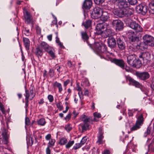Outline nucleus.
I'll return each mask as SVG.
<instances>
[{"instance_id":"obj_1","label":"nucleus","mask_w":154,"mask_h":154,"mask_svg":"<svg viewBox=\"0 0 154 154\" xmlns=\"http://www.w3.org/2000/svg\"><path fill=\"white\" fill-rule=\"evenodd\" d=\"M94 47L97 51L100 53H103L104 57L106 56L108 58L111 57L112 53L107 50V47L105 45H100L99 43H96L94 45Z\"/></svg>"},{"instance_id":"obj_2","label":"nucleus","mask_w":154,"mask_h":154,"mask_svg":"<svg viewBox=\"0 0 154 154\" xmlns=\"http://www.w3.org/2000/svg\"><path fill=\"white\" fill-rule=\"evenodd\" d=\"M133 8H130L128 7L119 9L115 11V14L120 17H128L131 16L134 12Z\"/></svg>"},{"instance_id":"obj_3","label":"nucleus","mask_w":154,"mask_h":154,"mask_svg":"<svg viewBox=\"0 0 154 154\" xmlns=\"http://www.w3.org/2000/svg\"><path fill=\"white\" fill-rule=\"evenodd\" d=\"M135 124L131 128V131L137 130L139 129L143 124L144 118L142 114H140L137 117Z\"/></svg>"},{"instance_id":"obj_4","label":"nucleus","mask_w":154,"mask_h":154,"mask_svg":"<svg viewBox=\"0 0 154 154\" xmlns=\"http://www.w3.org/2000/svg\"><path fill=\"white\" fill-rule=\"evenodd\" d=\"M9 137V134H8V130L5 128H3L0 132V139H2L3 144H8Z\"/></svg>"},{"instance_id":"obj_5","label":"nucleus","mask_w":154,"mask_h":154,"mask_svg":"<svg viewBox=\"0 0 154 154\" xmlns=\"http://www.w3.org/2000/svg\"><path fill=\"white\" fill-rule=\"evenodd\" d=\"M143 40L148 46H154V38L152 36L146 34L143 36Z\"/></svg>"},{"instance_id":"obj_6","label":"nucleus","mask_w":154,"mask_h":154,"mask_svg":"<svg viewBox=\"0 0 154 154\" xmlns=\"http://www.w3.org/2000/svg\"><path fill=\"white\" fill-rule=\"evenodd\" d=\"M103 11L102 9L99 7H96L93 9L91 14V17L93 19H97L101 16Z\"/></svg>"},{"instance_id":"obj_7","label":"nucleus","mask_w":154,"mask_h":154,"mask_svg":"<svg viewBox=\"0 0 154 154\" xmlns=\"http://www.w3.org/2000/svg\"><path fill=\"white\" fill-rule=\"evenodd\" d=\"M112 24L116 31H121L123 28V23L119 20H115L112 21Z\"/></svg>"},{"instance_id":"obj_8","label":"nucleus","mask_w":154,"mask_h":154,"mask_svg":"<svg viewBox=\"0 0 154 154\" xmlns=\"http://www.w3.org/2000/svg\"><path fill=\"white\" fill-rule=\"evenodd\" d=\"M129 26L132 29H134L137 33L142 32L143 31L142 27L136 22H131Z\"/></svg>"},{"instance_id":"obj_9","label":"nucleus","mask_w":154,"mask_h":154,"mask_svg":"<svg viewBox=\"0 0 154 154\" xmlns=\"http://www.w3.org/2000/svg\"><path fill=\"white\" fill-rule=\"evenodd\" d=\"M136 9L138 12L143 15L145 14L147 12V7L144 4H141L137 6Z\"/></svg>"},{"instance_id":"obj_10","label":"nucleus","mask_w":154,"mask_h":154,"mask_svg":"<svg viewBox=\"0 0 154 154\" xmlns=\"http://www.w3.org/2000/svg\"><path fill=\"white\" fill-rule=\"evenodd\" d=\"M136 74L137 76L140 79L142 80H144L148 79L150 76L149 74L147 72H137Z\"/></svg>"},{"instance_id":"obj_11","label":"nucleus","mask_w":154,"mask_h":154,"mask_svg":"<svg viewBox=\"0 0 154 154\" xmlns=\"http://www.w3.org/2000/svg\"><path fill=\"white\" fill-rule=\"evenodd\" d=\"M116 35L109 37L107 40L108 46L111 48H113L116 46V41L115 39Z\"/></svg>"},{"instance_id":"obj_12","label":"nucleus","mask_w":154,"mask_h":154,"mask_svg":"<svg viewBox=\"0 0 154 154\" xmlns=\"http://www.w3.org/2000/svg\"><path fill=\"white\" fill-rule=\"evenodd\" d=\"M128 34V38L130 41L134 42L138 41L139 40V37L135 34L134 32L129 30Z\"/></svg>"},{"instance_id":"obj_13","label":"nucleus","mask_w":154,"mask_h":154,"mask_svg":"<svg viewBox=\"0 0 154 154\" xmlns=\"http://www.w3.org/2000/svg\"><path fill=\"white\" fill-rule=\"evenodd\" d=\"M125 78L126 81H128L132 83V85L135 86L136 87L141 88L142 85L138 82L136 81L133 79L132 78L129 76H125Z\"/></svg>"},{"instance_id":"obj_14","label":"nucleus","mask_w":154,"mask_h":154,"mask_svg":"<svg viewBox=\"0 0 154 154\" xmlns=\"http://www.w3.org/2000/svg\"><path fill=\"white\" fill-rule=\"evenodd\" d=\"M25 97V100H29V98H30V100H32L35 97V94L34 93L32 90H30L29 92L27 89L25 90V93L24 94Z\"/></svg>"},{"instance_id":"obj_15","label":"nucleus","mask_w":154,"mask_h":154,"mask_svg":"<svg viewBox=\"0 0 154 154\" xmlns=\"http://www.w3.org/2000/svg\"><path fill=\"white\" fill-rule=\"evenodd\" d=\"M113 34V32L111 29H107L104 31H102L99 35H100L103 38H106L110 35H112Z\"/></svg>"},{"instance_id":"obj_16","label":"nucleus","mask_w":154,"mask_h":154,"mask_svg":"<svg viewBox=\"0 0 154 154\" xmlns=\"http://www.w3.org/2000/svg\"><path fill=\"white\" fill-rule=\"evenodd\" d=\"M92 4L91 0H85L83 5V8L84 9H89L91 8Z\"/></svg>"},{"instance_id":"obj_17","label":"nucleus","mask_w":154,"mask_h":154,"mask_svg":"<svg viewBox=\"0 0 154 154\" xmlns=\"http://www.w3.org/2000/svg\"><path fill=\"white\" fill-rule=\"evenodd\" d=\"M136 58L135 54H131L129 55L127 57V60L128 63L131 66L133 65V63Z\"/></svg>"},{"instance_id":"obj_18","label":"nucleus","mask_w":154,"mask_h":154,"mask_svg":"<svg viewBox=\"0 0 154 154\" xmlns=\"http://www.w3.org/2000/svg\"><path fill=\"white\" fill-rule=\"evenodd\" d=\"M118 5L120 9H121L123 8L128 7L129 4L128 2H127L125 0H122L121 2H119Z\"/></svg>"},{"instance_id":"obj_19","label":"nucleus","mask_w":154,"mask_h":154,"mask_svg":"<svg viewBox=\"0 0 154 154\" xmlns=\"http://www.w3.org/2000/svg\"><path fill=\"white\" fill-rule=\"evenodd\" d=\"M103 132L102 131V130L99 129L98 136V140L97 142V143L98 144H101L103 143V141L102 140L103 138Z\"/></svg>"},{"instance_id":"obj_20","label":"nucleus","mask_w":154,"mask_h":154,"mask_svg":"<svg viewBox=\"0 0 154 154\" xmlns=\"http://www.w3.org/2000/svg\"><path fill=\"white\" fill-rule=\"evenodd\" d=\"M140 58H142L143 60H148L150 57V54L148 52H144L141 53L139 56Z\"/></svg>"},{"instance_id":"obj_21","label":"nucleus","mask_w":154,"mask_h":154,"mask_svg":"<svg viewBox=\"0 0 154 154\" xmlns=\"http://www.w3.org/2000/svg\"><path fill=\"white\" fill-rule=\"evenodd\" d=\"M104 28L103 24L102 23H98L96 27V33L99 35L101 33L102 29H104Z\"/></svg>"},{"instance_id":"obj_22","label":"nucleus","mask_w":154,"mask_h":154,"mask_svg":"<svg viewBox=\"0 0 154 154\" xmlns=\"http://www.w3.org/2000/svg\"><path fill=\"white\" fill-rule=\"evenodd\" d=\"M117 44L119 49L121 50L125 49V42L122 41L120 38H119L117 41Z\"/></svg>"},{"instance_id":"obj_23","label":"nucleus","mask_w":154,"mask_h":154,"mask_svg":"<svg viewBox=\"0 0 154 154\" xmlns=\"http://www.w3.org/2000/svg\"><path fill=\"white\" fill-rule=\"evenodd\" d=\"M148 46L143 41V42L139 43L136 46V48L137 49H140L143 50L147 48Z\"/></svg>"},{"instance_id":"obj_24","label":"nucleus","mask_w":154,"mask_h":154,"mask_svg":"<svg viewBox=\"0 0 154 154\" xmlns=\"http://www.w3.org/2000/svg\"><path fill=\"white\" fill-rule=\"evenodd\" d=\"M113 61L115 63L124 69L125 66V63L122 60H121L114 59Z\"/></svg>"},{"instance_id":"obj_25","label":"nucleus","mask_w":154,"mask_h":154,"mask_svg":"<svg viewBox=\"0 0 154 154\" xmlns=\"http://www.w3.org/2000/svg\"><path fill=\"white\" fill-rule=\"evenodd\" d=\"M24 17L25 19V21L27 23H30L32 20V16L30 14V13L27 11H25V13L24 14Z\"/></svg>"},{"instance_id":"obj_26","label":"nucleus","mask_w":154,"mask_h":154,"mask_svg":"<svg viewBox=\"0 0 154 154\" xmlns=\"http://www.w3.org/2000/svg\"><path fill=\"white\" fill-rule=\"evenodd\" d=\"M81 35L82 39L84 41H86L88 44L90 45H91V43L88 42V39L89 38L86 31H82L81 32Z\"/></svg>"},{"instance_id":"obj_27","label":"nucleus","mask_w":154,"mask_h":154,"mask_svg":"<svg viewBox=\"0 0 154 154\" xmlns=\"http://www.w3.org/2000/svg\"><path fill=\"white\" fill-rule=\"evenodd\" d=\"M101 17V19L103 21H106L109 18V14L106 11H103Z\"/></svg>"},{"instance_id":"obj_28","label":"nucleus","mask_w":154,"mask_h":154,"mask_svg":"<svg viewBox=\"0 0 154 154\" xmlns=\"http://www.w3.org/2000/svg\"><path fill=\"white\" fill-rule=\"evenodd\" d=\"M53 86L54 87H57L58 89V92L61 93L63 91V88L61 83L57 82V81L55 82L53 84Z\"/></svg>"},{"instance_id":"obj_29","label":"nucleus","mask_w":154,"mask_h":154,"mask_svg":"<svg viewBox=\"0 0 154 154\" xmlns=\"http://www.w3.org/2000/svg\"><path fill=\"white\" fill-rule=\"evenodd\" d=\"M134 62L133 63V65L131 66L133 67L139 68L141 66L142 63L141 61L139 60V59L136 60L135 59Z\"/></svg>"},{"instance_id":"obj_30","label":"nucleus","mask_w":154,"mask_h":154,"mask_svg":"<svg viewBox=\"0 0 154 154\" xmlns=\"http://www.w3.org/2000/svg\"><path fill=\"white\" fill-rule=\"evenodd\" d=\"M23 42L24 45L26 50L29 49L30 46V41L29 39L27 38L23 37Z\"/></svg>"},{"instance_id":"obj_31","label":"nucleus","mask_w":154,"mask_h":154,"mask_svg":"<svg viewBox=\"0 0 154 154\" xmlns=\"http://www.w3.org/2000/svg\"><path fill=\"white\" fill-rule=\"evenodd\" d=\"M56 35L55 41L56 43L60 46L61 48L64 49L65 48L64 46L63 45V43L60 42L59 38L58 37L57 33L56 32Z\"/></svg>"},{"instance_id":"obj_32","label":"nucleus","mask_w":154,"mask_h":154,"mask_svg":"<svg viewBox=\"0 0 154 154\" xmlns=\"http://www.w3.org/2000/svg\"><path fill=\"white\" fill-rule=\"evenodd\" d=\"M41 47L46 51H48L51 48L49 45L45 42H42L41 44Z\"/></svg>"},{"instance_id":"obj_33","label":"nucleus","mask_w":154,"mask_h":154,"mask_svg":"<svg viewBox=\"0 0 154 154\" xmlns=\"http://www.w3.org/2000/svg\"><path fill=\"white\" fill-rule=\"evenodd\" d=\"M82 131L84 132L89 129L90 125L88 123H84L81 125Z\"/></svg>"},{"instance_id":"obj_34","label":"nucleus","mask_w":154,"mask_h":154,"mask_svg":"<svg viewBox=\"0 0 154 154\" xmlns=\"http://www.w3.org/2000/svg\"><path fill=\"white\" fill-rule=\"evenodd\" d=\"M35 54L36 56L39 57H41L43 55V52L42 50L38 47L36 48Z\"/></svg>"},{"instance_id":"obj_35","label":"nucleus","mask_w":154,"mask_h":154,"mask_svg":"<svg viewBox=\"0 0 154 154\" xmlns=\"http://www.w3.org/2000/svg\"><path fill=\"white\" fill-rule=\"evenodd\" d=\"M149 6L150 8L149 11L152 14H154V2L152 1L149 4Z\"/></svg>"},{"instance_id":"obj_36","label":"nucleus","mask_w":154,"mask_h":154,"mask_svg":"<svg viewBox=\"0 0 154 154\" xmlns=\"http://www.w3.org/2000/svg\"><path fill=\"white\" fill-rule=\"evenodd\" d=\"M67 141L66 138L65 137H62L60 139L59 144L60 145H64L66 144Z\"/></svg>"},{"instance_id":"obj_37","label":"nucleus","mask_w":154,"mask_h":154,"mask_svg":"<svg viewBox=\"0 0 154 154\" xmlns=\"http://www.w3.org/2000/svg\"><path fill=\"white\" fill-rule=\"evenodd\" d=\"M91 21L90 20L86 21L85 22L83 23V24L86 28H88L90 27L91 25Z\"/></svg>"},{"instance_id":"obj_38","label":"nucleus","mask_w":154,"mask_h":154,"mask_svg":"<svg viewBox=\"0 0 154 154\" xmlns=\"http://www.w3.org/2000/svg\"><path fill=\"white\" fill-rule=\"evenodd\" d=\"M49 140L48 146H49V147L53 146L54 145L55 142V140L53 139H51Z\"/></svg>"},{"instance_id":"obj_39","label":"nucleus","mask_w":154,"mask_h":154,"mask_svg":"<svg viewBox=\"0 0 154 154\" xmlns=\"http://www.w3.org/2000/svg\"><path fill=\"white\" fill-rule=\"evenodd\" d=\"M46 123V122L44 118L40 119L38 121V124L42 126L44 125Z\"/></svg>"},{"instance_id":"obj_40","label":"nucleus","mask_w":154,"mask_h":154,"mask_svg":"<svg viewBox=\"0 0 154 154\" xmlns=\"http://www.w3.org/2000/svg\"><path fill=\"white\" fill-rule=\"evenodd\" d=\"M51 48H50V49L48 51H47L49 54L50 55L51 57H52L53 58H54L55 57V56L54 54V52L53 50L50 49Z\"/></svg>"},{"instance_id":"obj_41","label":"nucleus","mask_w":154,"mask_h":154,"mask_svg":"<svg viewBox=\"0 0 154 154\" xmlns=\"http://www.w3.org/2000/svg\"><path fill=\"white\" fill-rule=\"evenodd\" d=\"M74 143L73 140L70 141H69L68 143L66 145V148H69L72 146Z\"/></svg>"},{"instance_id":"obj_42","label":"nucleus","mask_w":154,"mask_h":154,"mask_svg":"<svg viewBox=\"0 0 154 154\" xmlns=\"http://www.w3.org/2000/svg\"><path fill=\"white\" fill-rule=\"evenodd\" d=\"M137 111V109H132L131 110H128V115L129 116H132L133 115V112Z\"/></svg>"},{"instance_id":"obj_43","label":"nucleus","mask_w":154,"mask_h":154,"mask_svg":"<svg viewBox=\"0 0 154 154\" xmlns=\"http://www.w3.org/2000/svg\"><path fill=\"white\" fill-rule=\"evenodd\" d=\"M65 129L67 131L69 132L72 130V128L71 127L70 124H68L65 125Z\"/></svg>"},{"instance_id":"obj_44","label":"nucleus","mask_w":154,"mask_h":154,"mask_svg":"<svg viewBox=\"0 0 154 154\" xmlns=\"http://www.w3.org/2000/svg\"><path fill=\"white\" fill-rule=\"evenodd\" d=\"M151 129V128L150 127H149L147 128L146 131L144 133V136L145 137H146L148 135L150 134Z\"/></svg>"},{"instance_id":"obj_45","label":"nucleus","mask_w":154,"mask_h":154,"mask_svg":"<svg viewBox=\"0 0 154 154\" xmlns=\"http://www.w3.org/2000/svg\"><path fill=\"white\" fill-rule=\"evenodd\" d=\"M87 139V138L86 137H84L82 138L80 143L82 146L86 142Z\"/></svg>"},{"instance_id":"obj_46","label":"nucleus","mask_w":154,"mask_h":154,"mask_svg":"<svg viewBox=\"0 0 154 154\" xmlns=\"http://www.w3.org/2000/svg\"><path fill=\"white\" fill-rule=\"evenodd\" d=\"M82 120L84 122V123H87V122L88 121V119L85 115H84L82 118Z\"/></svg>"},{"instance_id":"obj_47","label":"nucleus","mask_w":154,"mask_h":154,"mask_svg":"<svg viewBox=\"0 0 154 154\" xmlns=\"http://www.w3.org/2000/svg\"><path fill=\"white\" fill-rule=\"evenodd\" d=\"M48 99L50 103L53 102L54 99L53 96L51 94L48 95Z\"/></svg>"},{"instance_id":"obj_48","label":"nucleus","mask_w":154,"mask_h":154,"mask_svg":"<svg viewBox=\"0 0 154 154\" xmlns=\"http://www.w3.org/2000/svg\"><path fill=\"white\" fill-rule=\"evenodd\" d=\"M82 145L80 144V143H77L75 144V145H74L73 148L76 150L77 149L80 148Z\"/></svg>"},{"instance_id":"obj_49","label":"nucleus","mask_w":154,"mask_h":154,"mask_svg":"<svg viewBox=\"0 0 154 154\" xmlns=\"http://www.w3.org/2000/svg\"><path fill=\"white\" fill-rule=\"evenodd\" d=\"M94 3L97 5H100L102 4L105 0H94Z\"/></svg>"},{"instance_id":"obj_50","label":"nucleus","mask_w":154,"mask_h":154,"mask_svg":"<svg viewBox=\"0 0 154 154\" xmlns=\"http://www.w3.org/2000/svg\"><path fill=\"white\" fill-rule=\"evenodd\" d=\"M24 33L26 36H29L30 35L29 30L26 28L25 29L24 31Z\"/></svg>"},{"instance_id":"obj_51","label":"nucleus","mask_w":154,"mask_h":154,"mask_svg":"<svg viewBox=\"0 0 154 154\" xmlns=\"http://www.w3.org/2000/svg\"><path fill=\"white\" fill-rule=\"evenodd\" d=\"M129 4L131 5H135L137 3V0H128Z\"/></svg>"},{"instance_id":"obj_52","label":"nucleus","mask_w":154,"mask_h":154,"mask_svg":"<svg viewBox=\"0 0 154 154\" xmlns=\"http://www.w3.org/2000/svg\"><path fill=\"white\" fill-rule=\"evenodd\" d=\"M94 116L98 118H100L101 117V115L100 113L97 112H95L93 114Z\"/></svg>"},{"instance_id":"obj_53","label":"nucleus","mask_w":154,"mask_h":154,"mask_svg":"<svg viewBox=\"0 0 154 154\" xmlns=\"http://www.w3.org/2000/svg\"><path fill=\"white\" fill-rule=\"evenodd\" d=\"M56 106L60 110H62L63 109V106L61 105V102H60L56 103Z\"/></svg>"},{"instance_id":"obj_54","label":"nucleus","mask_w":154,"mask_h":154,"mask_svg":"<svg viewBox=\"0 0 154 154\" xmlns=\"http://www.w3.org/2000/svg\"><path fill=\"white\" fill-rule=\"evenodd\" d=\"M49 146H48L46 148L45 150L46 154H51V150Z\"/></svg>"},{"instance_id":"obj_55","label":"nucleus","mask_w":154,"mask_h":154,"mask_svg":"<svg viewBox=\"0 0 154 154\" xmlns=\"http://www.w3.org/2000/svg\"><path fill=\"white\" fill-rule=\"evenodd\" d=\"M36 32L38 34H40L41 33V29L38 26H36L35 27Z\"/></svg>"},{"instance_id":"obj_56","label":"nucleus","mask_w":154,"mask_h":154,"mask_svg":"<svg viewBox=\"0 0 154 154\" xmlns=\"http://www.w3.org/2000/svg\"><path fill=\"white\" fill-rule=\"evenodd\" d=\"M25 123L26 125H29L30 124V120L28 117H26L25 120Z\"/></svg>"},{"instance_id":"obj_57","label":"nucleus","mask_w":154,"mask_h":154,"mask_svg":"<svg viewBox=\"0 0 154 154\" xmlns=\"http://www.w3.org/2000/svg\"><path fill=\"white\" fill-rule=\"evenodd\" d=\"M70 80L69 79H67L65 82H64L63 83V85L64 87H66V86L69 83Z\"/></svg>"},{"instance_id":"obj_58","label":"nucleus","mask_w":154,"mask_h":154,"mask_svg":"<svg viewBox=\"0 0 154 154\" xmlns=\"http://www.w3.org/2000/svg\"><path fill=\"white\" fill-rule=\"evenodd\" d=\"M51 135L50 134H48L45 136V139L46 140H51Z\"/></svg>"},{"instance_id":"obj_59","label":"nucleus","mask_w":154,"mask_h":154,"mask_svg":"<svg viewBox=\"0 0 154 154\" xmlns=\"http://www.w3.org/2000/svg\"><path fill=\"white\" fill-rule=\"evenodd\" d=\"M71 116V114L70 113L68 114L65 118L64 119L66 120H69Z\"/></svg>"},{"instance_id":"obj_60","label":"nucleus","mask_w":154,"mask_h":154,"mask_svg":"<svg viewBox=\"0 0 154 154\" xmlns=\"http://www.w3.org/2000/svg\"><path fill=\"white\" fill-rule=\"evenodd\" d=\"M72 114L73 115L74 118L75 119L76 118L78 114L75 110H74L72 112Z\"/></svg>"},{"instance_id":"obj_61","label":"nucleus","mask_w":154,"mask_h":154,"mask_svg":"<svg viewBox=\"0 0 154 154\" xmlns=\"http://www.w3.org/2000/svg\"><path fill=\"white\" fill-rule=\"evenodd\" d=\"M76 90L78 91H81V90H82V88L78 84L76 86Z\"/></svg>"},{"instance_id":"obj_62","label":"nucleus","mask_w":154,"mask_h":154,"mask_svg":"<svg viewBox=\"0 0 154 154\" xmlns=\"http://www.w3.org/2000/svg\"><path fill=\"white\" fill-rule=\"evenodd\" d=\"M44 103V100L43 98L41 99L38 102L39 104L40 105Z\"/></svg>"},{"instance_id":"obj_63","label":"nucleus","mask_w":154,"mask_h":154,"mask_svg":"<svg viewBox=\"0 0 154 154\" xmlns=\"http://www.w3.org/2000/svg\"><path fill=\"white\" fill-rule=\"evenodd\" d=\"M52 14V15L54 18V23H55L57 24V17L53 14Z\"/></svg>"},{"instance_id":"obj_64","label":"nucleus","mask_w":154,"mask_h":154,"mask_svg":"<svg viewBox=\"0 0 154 154\" xmlns=\"http://www.w3.org/2000/svg\"><path fill=\"white\" fill-rule=\"evenodd\" d=\"M47 38L49 41H51L52 39V35H48L47 36Z\"/></svg>"}]
</instances>
